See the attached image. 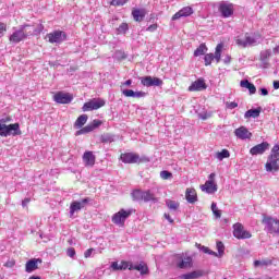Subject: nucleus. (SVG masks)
Segmentation results:
<instances>
[{"label": "nucleus", "instance_id": "nucleus-1", "mask_svg": "<svg viewBox=\"0 0 279 279\" xmlns=\"http://www.w3.org/2000/svg\"><path fill=\"white\" fill-rule=\"evenodd\" d=\"M43 32V25L39 26V28H36L32 25L24 24L19 27V29H15L13 34L9 37L10 43H13L14 45H17V43H22V40H27L29 36H36Z\"/></svg>", "mask_w": 279, "mask_h": 279}, {"label": "nucleus", "instance_id": "nucleus-2", "mask_svg": "<svg viewBox=\"0 0 279 279\" xmlns=\"http://www.w3.org/2000/svg\"><path fill=\"white\" fill-rule=\"evenodd\" d=\"M279 145H275L271 148L270 155L267 158L265 170L267 173H277L279 171Z\"/></svg>", "mask_w": 279, "mask_h": 279}, {"label": "nucleus", "instance_id": "nucleus-3", "mask_svg": "<svg viewBox=\"0 0 279 279\" xmlns=\"http://www.w3.org/2000/svg\"><path fill=\"white\" fill-rule=\"evenodd\" d=\"M258 40H260V35L245 33L244 35H240L235 37V44L238 47H256L258 45Z\"/></svg>", "mask_w": 279, "mask_h": 279}, {"label": "nucleus", "instance_id": "nucleus-4", "mask_svg": "<svg viewBox=\"0 0 279 279\" xmlns=\"http://www.w3.org/2000/svg\"><path fill=\"white\" fill-rule=\"evenodd\" d=\"M21 125L19 123L3 124V120L0 121V136L8 138V136H21Z\"/></svg>", "mask_w": 279, "mask_h": 279}, {"label": "nucleus", "instance_id": "nucleus-5", "mask_svg": "<svg viewBox=\"0 0 279 279\" xmlns=\"http://www.w3.org/2000/svg\"><path fill=\"white\" fill-rule=\"evenodd\" d=\"M262 223L265 225V230L269 234H279V220L277 218L264 216Z\"/></svg>", "mask_w": 279, "mask_h": 279}, {"label": "nucleus", "instance_id": "nucleus-6", "mask_svg": "<svg viewBox=\"0 0 279 279\" xmlns=\"http://www.w3.org/2000/svg\"><path fill=\"white\" fill-rule=\"evenodd\" d=\"M46 40H48V43L51 45H61V43L66 40V33L62 31H53L46 35Z\"/></svg>", "mask_w": 279, "mask_h": 279}, {"label": "nucleus", "instance_id": "nucleus-7", "mask_svg": "<svg viewBox=\"0 0 279 279\" xmlns=\"http://www.w3.org/2000/svg\"><path fill=\"white\" fill-rule=\"evenodd\" d=\"M130 215H132L131 209H129V210L121 209L120 211L116 213L112 216L111 221L116 226H119L120 228H123L125 226V220L128 219V217H130Z\"/></svg>", "mask_w": 279, "mask_h": 279}, {"label": "nucleus", "instance_id": "nucleus-8", "mask_svg": "<svg viewBox=\"0 0 279 279\" xmlns=\"http://www.w3.org/2000/svg\"><path fill=\"white\" fill-rule=\"evenodd\" d=\"M106 106V100L101 98H94L83 105V112H90L93 110H99Z\"/></svg>", "mask_w": 279, "mask_h": 279}, {"label": "nucleus", "instance_id": "nucleus-9", "mask_svg": "<svg viewBox=\"0 0 279 279\" xmlns=\"http://www.w3.org/2000/svg\"><path fill=\"white\" fill-rule=\"evenodd\" d=\"M216 177L217 174H215V172L210 173L205 184L201 185V190L205 191V193H208L209 195L217 193V183H215Z\"/></svg>", "mask_w": 279, "mask_h": 279}, {"label": "nucleus", "instance_id": "nucleus-10", "mask_svg": "<svg viewBox=\"0 0 279 279\" xmlns=\"http://www.w3.org/2000/svg\"><path fill=\"white\" fill-rule=\"evenodd\" d=\"M89 202H90L89 197H85L82 201H73L70 205V217L73 218V215H75V213H80L82 208H86Z\"/></svg>", "mask_w": 279, "mask_h": 279}, {"label": "nucleus", "instance_id": "nucleus-11", "mask_svg": "<svg viewBox=\"0 0 279 279\" xmlns=\"http://www.w3.org/2000/svg\"><path fill=\"white\" fill-rule=\"evenodd\" d=\"M233 236H235V239H252V233L245 230L241 222H236L233 225Z\"/></svg>", "mask_w": 279, "mask_h": 279}, {"label": "nucleus", "instance_id": "nucleus-12", "mask_svg": "<svg viewBox=\"0 0 279 279\" xmlns=\"http://www.w3.org/2000/svg\"><path fill=\"white\" fill-rule=\"evenodd\" d=\"M218 11L220 12L222 19H230V16L234 14V4L221 2L218 7Z\"/></svg>", "mask_w": 279, "mask_h": 279}, {"label": "nucleus", "instance_id": "nucleus-13", "mask_svg": "<svg viewBox=\"0 0 279 279\" xmlns=\"http://www.w3.org/2000/svg\"><path fill=\"white\" fill-rule=\"evenodd\" d=\"M140 80H141V84L143 86H146L147 88L151 86H162V80L158 77L144 76V77H141Z\"/></svg>", "mask_w": 279, "mask_h": 279}, {"label": "nucleus", "instance_id": "nucleus-14", "mask_svg": "<svg viewBox=\"0 0 279 279\" xmlns=\"http://www.w3.org/2000/svg\"><path fill=\"white\" fill-rule=\"evenodd\" d=\"M53 99L57 104H71L73 96L69 93L58 92L54 94Z\"/></svg>", "mask_w": 279, "mask_h": 279}, {"label": "nucleus", "instance_id": "nucleus-15", "mask_svg": "<svg viewBox=\"0 0 279 279\" xmlns=\"http://www.w3.org/2000/svg\"><path fill=\"white\" fill-rule=\"evenodd\" d=\"M234 135L236 136V138H240V141H247L252 138V132H250V130H247V128L245 126H240L235 129Z\"/></svg>", "mask_w": 279, "mask_h": 279}, {"label": "nucleus", "instance_id": "nucleus-16", "mask_svg": "<svg viewBox=\"0 0 279 279\" xmlns=\"http://www.w3.org/2000/svg\"><path fill=\"white\" fill-rule=\"evenodd\" d=\"M120 158L125 165H134L141 160V157L134 153L122 154Z\"/></svg>", "mask_w": 279, "mask_h": 279}, {"label": "nucleus", "instance_id": "nucleus-17", "mask_svg": "<svg viewBox=\"0 0 279 279\" xmlns=\"http://www.w3.org/2000/svg\"><path fill=\"white\" fill-rule=\"evenodd\" d=\"M193 265V258H191V256H182L180 255L177 259V267H179V269H189V267H192Z\"/></svg>", "mask_w": 279, "mask_h": 279}, {"label": "nucleus", "instance_id": "nucleus-18", "mask_svg": "<svg viewBox=\"0 0 279 279\" xmlns=\"http://www.w3.org/2000/svg\"><path fill=\"white\" fill-rule=\"evenodd\" d=\"M266 149H269V143L263 142L262 144H258V145L252 147V148L250 149V154H251L252 156L263 155V153H264Z\"/></svg>", "mask_w": 279, "mask_h": 279}, {"label": "nucleus", "instance_id": "nucleus-19", "mask_svg": "<svg viewBox=\"0 0 279 279\" xmlns=\"http://www.w3.org/2000/svg\"><path fill=\"white\" fill-rule=\"evenodd\" d=\"M43 264L41 258H33L26 263L25 271L26 274H32V271H36L38 269V265Z\"/></svg>", "mask_w": 279, "mask_h": 279}, {"label": "nucleus", "instance_id": "nucleus-20", "mask_svg": "<svg viewBox=\"0 0 279 279\" xmlns=\"http://www.w3.org/2000/svg\"><path fill=\"white\" fill-rule=\"evenodd\" d=\"M140 271L141 276H147L149 274V267L144 262L140 263L138 265L131 264L130 271Z\"/></svg>", "mask_w": 279, "mask_h": 279}, {"label": "nucleus", "instance_id": "nucleus-21", "mask_svg": "<svg viewBox=\"0 0 279 279\" xmlns=\"http://www.w3.org/2000/svg\"><path fill=\"white\" fill-rule=\"evenodd\" d=\"M191 14H193V8L184 7L172 16V21H178V19L191 16Z\"/></svg>", "mask_w": 279, "mask_h": 279}, {"label": "nucleus", "instance_id": "nucleus-22", "mask_svg": "<svg viewBox=\"0 0 279 279\" xmlns=\"http://www.w3.org/2000/svg\"><path fill=\"white\" fill-rule=\"evenodd\" d=\"M95 160H96V157L93 154V151L87 150L84 153L83 162H84L85 167H95Z\"/></svg>", "mask_w": 279, "mask_h": 279}, {"label": "nucleus", "instance_id": "nucleus-23", "mask_svg": "<svg viewBox=\"0 0 279 279\" xmlns=\"http://www.w3.org/2000/svg\"><path fill=\"white\" fill-rule=\"evenodd\" d=\"M189 90L191 93L195 90H206V82H204V78H198L197 81L191 84Z\"/></svg>", "mask_w": 279, "mask_h": 279}, {"label": "nucleus", "instance_id": "nucleus-24", "mask_svg": "<svg viewBox=\"0 0 279 279\" xmlns=\"http://www.w3.org/2000/svg\"><path fill=\"white\" fill-rule=\"evenodd\" d=\"M185 199L189 202V204H195V202H197V192L195 191V189L186 190Z\"/></svg>", "mask_w": 279, "mask_h": 279}, {"label": "nucleus", "instance_id": "nucleus-25", "mask_svg": "<svg viewBox=\"0 0 279 279\" xmlns=\"http://www.w3.org/2000/svg\"><path fill=\"white\" fill-rule=\"evenodd\" d=\"M202 276H204V271L194 270L192 272H187V274L179 276V279H197V278H202Z\"/></svg>", "mask_w": 279, "mask_h": 279}, {"label": "nucleus", "instance_id": "nucleus-26", "mask_svg": "<svg viewBox=\"0 0 279 279\" xmlns=\"http://www.w3.org/2000/svg\"><path fill=\"white\" fill-rule=\"evenodd\" d=\"M260 117V108L247 110L244 113V119H258Z\"/></svg>", "mask_w": 279, "mask_h": 279}, {"label": "nucleus", "instance_id": "nucleus-27", "mask_svg": "<svg viewBox=\"0 0 279 279\" xmlns=\"http://www.w3.org/2000/svg\"><path fill=\"white\" fill-rule=\"evenodd\" d=\"M240 86L242 88H247L251 95L256 94V86H254V84L250 83L247 80L241 81Z\"/></svg>", "mask_w": 279, "mask_h": 279}, {"label": "nucleus", "instance_id": "nucleus-28", "mask_svg": "<svg viewBox=\"0 0 279 279\" xmlns=\"http://www.w3.org/2000/svg\"><path fill=\"white\" fill-rule=\"evenodd\" d=\"M272 260L269 258H264L254 262V267H269V265H272Z\"/></svg>", "mask_w": 279, "mask_h": 279}, {"label": "nucleus", "instance_id": "nucleus-29", "mask_svg": "<svg viewBox=\"0 0 279 279\" xmlns=\"http://www.w3.org/2000/svg\"><path fill=\"white\" fill-rule=\"evenodd\" d=\"M86 121H88V116H86V114L80 116V117L76 119L75 123H74V128L80 129V128H82L83 125H86Z\"/></svg>", "mask_w": 279, "mask_h": 279}, {"label": "nucleus", "instance_id": "nucleus-30", "mask_svg": "<svg viewBox=\"0 0 279 279\" xmlns=\"http://www.w3.org/2000/svg\"><path fill=\"white\" fill-rule=\"evenodd\" d=\"M132 16H133L134 21H136L137 23H141V21H143L145 19V11L134 10L132 12Z\"/></svg>", "mask_w": 279, "mask_h": 279}, {"label": "nucleus", "instance_id": "nucleus-31", "mask_svg": "<svg viewBox=\"0 0 279 279\" xmlns=\"http://www.w3.org/2000/svg\"><path fill=\"white\" fill-rule=\"evenodd\" d=\"M221 51H223V44H218L216 46L214 60H216L217 63L221 62Z\"/></svg>", "mask_w": 279, "mask_h": 279}, {"label": "nucleus", "instance_id": "nucleus-32", "mask_svg": "<svg viewBox=\"0 0 279 279\" xmlns=\"http://www.w3.org/2000/svg\"><path fill=\"white\" fill-rule=\"evenodd\" d=\"M206 51H208V47H206V44H201L199 47H197L194 51V57L199 58V56H204Z\"/></svg>", "mask_w": 279, "mask_h": 279}, {"label": "nucleus", "instance_id": "nucleus-33", "mask_svg": "<svg viewBox=\"0 0 279 279\" xmlns=\"http://www.w3.org/2000/svg\"><path fill=\"white\" fill-rule=\"evenodd\" d=\"M95 129H93L92 124H87L85 128L76 131L75 136H82V134H89V132H93Z\"/></svg>", "mask_w": 279, "mask_h": 279}, {"label": "nucleus", "instance_id": "nucleus-34", "mask_svg": "<svg viewBox=\"0 0 279 279\" xmlns=\"http://www.w3.org/2000/svg\"><path fill=\"white\" fill-rule=\"evenodd\" d=\"M269 58H271V50H264L260 52V61L263 64H267Z\"/></svg>", "mask_w": 279, "mask_h": 279}, {"label": "nucleus", "instance_id": "nucleus-35", "mask_svg": "<svg viewBox=\"0 0 279 279\" xmlns=\"http://www.w3.org/2000/svg\"><path fill=\"white\" fill-rule=\"evenodd\" d=\"M142 199L144 202H154L156 197H154V193H151V191H144L142 195Z\"/></svg>", "mask_w": 279, "mask_h": 279}, {"label": "nucleus", "instance_id": "nucleus-36", "mask_svg": "<svg viewBox=\"0 0 279 279\" xmlns=\"http://www.w3.org/2000/svg\"><path fill=\"white\" fill-rule=\"evenodd\" d=\"M230 156V151L228 149H222L221 151L216 154V158L218 160H223L225 158H228Z\"/></svg>", "mask_w": 279, "mask_h": 279}, {"label": "nucleus", "instance_id": "nucleus-37", "mask_svg": "<svg viewBox=\"0 0 279 279\" xmlns=\"http://www.w3.org/2000/svg\"><path fill=\"white\" fill-rule=\"evenodd\" d=\"M166 206L169 208V210H175L177 208H180V203L168 199L166 202Z\"/></svg>", "mask_w": 279, "mask_h": 279}, {"label": "nucleus", "instance_id": "nucleus-38", "mask_svg": "<svg viewBox=\"0 0 279 279\" xmlns=\"http://www.w3.org/2000/svg\"><path fill=\"white\" fill-rule=\"evenodd\" d=\"M128 29H130V27L128 26V23H122L120 24V26L116 29V34L120 35V34H126Z\"/></svg>", "mask_w": 279, "mask_h": 279}, {"label": "nucleus", "instance_id": "nucleus-39", "mask_svg": "<svg viewBox=\"0 0 279 279\" xmlns=\"http://www.w3.org/2000/svg\"><path fill=\"white\" fill-rule=\"evenodd\" d=\"M198 119H202L203 121H206V119H210L213 117V113L203 110V111H197Z\"/></svg>", "mask_w": 279, "mask_h": 279}, {"label": "nucleus", "instance_id": "nucleus-40", "mask_svg": "<svg viewBox=\"0 0 279 279\" xmlns=\"http://www.w3.org/2000/svg\"><path fill=\"white\" fill-rule=\"evenodd\" d=\"M204 60H205V66H210L213 64V60H215V54L207 53L205 54Z\"/></svg>", "mask_w": 279, "mask_h": 279}, {"label": "nucleus", "instance_id": "nucleus-41", "mask_svg": "<svg viewBox=\"0 0 279 279\" xmlns=\"http://www.w3.org/2000/svg\"><path fill=\"white\" fill-rule=\"evenodd\" d=\"M132 197H133V199H135L136 202H141V199H143V191H141V190H135V191H133Z\"/></svg>", "mask_w": 279, "mask_h": 279}, {"label": "nucleus", "instance_id": "nucleus-42", "mask_svg": "<svg viewBox=\"0 0 279 279\" xmlns=\"http://www.w3.org/2000/svg\"><path fill=\"white\" fill-rule=\"evenodd\" d=\"M161 180H170V178H173V174L167 170H163L160 172Z\"/></svg>", "mask_w": 279, "mask_h": 279}, {"label": "nucleus", "instance_id": "nucleus-43", "mask_svg": "<svg viewBox=\"0 0 279 279\" xmlns=\"http://www.w3.org/2000/svg\"><path fill=\"white\" fill-rule=\"evenodd\" d=\"M217 250H218L219 256H223V252L226 250L223 242H217Z\"/></svg>", "mask_w": 279, "mask_h": 279}, {"label": "nucleus", "instance_id": "nucleus-44", "mask_svg": "<svg viewBox=\"0 0 279 279\" xmlns=\"http://www.w3.org/2000/svg\"><path fill=\"white\" fill-rule=\"evenodd\" d=\"M136 92L132 90V89H122V95H124V97H133L135 95Z\"/></svg>", "mask_w": 279, "mask_h": 279}, {"label": "nucleus", "instance_id": "nucleus-45", "mask_svg": "<svg viewBox=\"0 0 279 279\" xmlns=\"http://www.w3.org/2000/svg\"><path fill=\"white\" fill-rule=\"evenodd\" d=\"M131 265H132V263L122 260V262L120 263V266H121L120 269H122V271H124L125 269H129V270H130V266H131Z\"/></svg>", "mask_w": 279, "mask_h": 279}, {"label": "nucleus", "instance_id": "nucleus-46", "mask_svg": "<svg viewBox=\"0 0 279 279\" xmlns=\"http://www.w3.org/2000/svg\"><path fill=\"white\" fill-rule=\"evenodd\" d=\"M128 3V0H112L111 5H125Z\"/></svg>", "mask_w": 279, "mask_h": 279}, {"label": "nucleus", "instance_id": "nucleus-47", "mask_svg": "<svg viewBox=\"0 0 279 279\" xmlns=\"http://www.w3.org/2000/svg\"><path fill=\"white\" fill-rule=\"evenodd\" d=\"M226 108H228L229 110H234V108H239V104L234 101L226 102Z\"/></svg>", "mask_w": 279, "mask_h": 279}, {"label": "nucleus", "instance_id": "nucleus-48", "mask_svg": "<svg viewBox=\"0 0 279 279\" xmlns=\"http://www.w3.org/2000/svg\"><path fill=\"white\" fill-rule=\"evenodd\" d=\"M111 269H112L113 271H122L121 264H119L118 262H113V263L111 264Z\"/></svg>", "mask_w": 279, "mask_h": 279}, {"label": "nucleus", "instance_id": "nucleus-49", "mask_svg": "<svg viewBox=\"0 0 279 279\" xmlns=\"http://www.w3.org/2000/svg\"><path fill=\"white\" fill-rule=\"evenodd\" d=\"M5 32H8V26L5 25V23H0V38H2Z\"/></svg>", "mask_w": 279, "mask_h": 279}, {"label": "nucleus", "instance_id": "nucleus-50", "mask_svg": "<svg viewBox=\"0 0 279 279\" xmlns=\"http://www.w3.org/2000/svg\"><path fill=\"white\" fill-rule=\"evenodd\" d=\"M66 255H68L70 258H75V248L69 247V248L66 250Z\"/></svg>", "mask_w": 279, "mask_h": 279}, {"label": "nucleus", "instance_id": "nucleus-51", "mask_svg": "<svg viewBox=\"0 0 279 279\" xmlns=\"http://www.w3.org/2000/svg\"><path fill=\"white\" fill-rule=\"evenodd\" d=\"M101 142L102 143H112V135H102L101 136Z\"/></svg>", "mask_w": 279, "mask_h": 279}, {"label": "nucleus", "instance_id": "nucleus-52", "mask_svg": "<svg viewBox=\"0 0 279 279\" xmlns=\"http://www.w3.org/2000/svg\"><path fill=\"white\" fill-rule=\"evenodd\" d=\"M92 128L94 130H97V128H99V125H101V120H94L92 123H90Z\"/></svg>", "mask_w": 279, "mask_h": 279}, {"label": "nucleus", "instance_id": "nucleus-53", "mask_svg": "<svg viewBox=\"0 0 279 279\" xmlns=\"http://www.w3.org/2000/svg\"><path fill=\"white\" fill-rule=\"evenodd\" d=\"M125 86H132V80H128V81H125L124 83L121 84L120 88H121L122 92L125 90L124 89Z\"/></svg>", "mask_w": 279, "mask_h": 279}, {"label": "nucleus", "instance_id": "nucleus-54", "mask_svg": "<svg viewBox=\"0 0 279 279\" xmlns=\"http://www.w3.org/2000/svg\"><path fill=\"white\" fill-rule=\"evenodd\" d=\"M156 29H158V24H153L146 28V32L153 33L156 32Z\"/></svg>", "mask_w": 279, "mask_h": 279}, {"label": "nucleus", "instance_id": "nucleus-55", "mask_svg": "<svg viewBox=\"0 0 279 279\" xmlns=\"http://www.w3.org/2000/svg\"><path fill=\"white\" fill-rule=\"evenodd\" d=\"M94 252H95V248H89V250L85 251L84 256L86 258H90V256H93Z\"/></svg>", "mask_w": 279, "mask_h": 279}, {"label": "nucleus", "instance_id": "nucleus-56", "mask_svg": "<svg viewBox=\"0 0 279 279\" xmlns=\"http://www.w3.org/2000/svg\"><path fill=\"white\" fill-rule=\"evenodd\" d=\"M142 97H145V92H135L133 98L141 99Z\"/></svg>", "mask_w": 279, "mask_h": 279}, {"label": "nucleus", "instance_id": "nucleus-57", "mask_svg": "<svg viewBox=\"0 0 279 279\" xmlns=\"http://www.w3.org/2000/svg\"><path fill=\"white\" fill-rule=\"evenodd\" d=\"M223 64H230L232 62V57H230V54H227L223 59H222Z\"/></svg>", "mask_w": 279, "mask_h": 279}, {"label": "nucleus", "instance_id": "nucleus-58", "mask_svg": "<svg viewBox=\"0 0 279 279\" xmlns=\"http://www.w3.org/2000/svg\"><path fill=\"white\" fill-rule=\"evenodd\" d=\"M198 250H201V252H203L204 254H208V252H210V248H208L207 246H202L201 244H198Z\"/></svg>", "mask_w": 279, "mask_h": 279}, {"label": "nucleus", "instance_id": "nucleus-59", "mask_svg": "<svg viewBox=\"0 0 279 279\" xmlns=\"http://www.w3.org/2000/svg\"><path fill=\"white\" fill-rule=\"evenodd\" d=\"M32 202V199L31 198H24L23 201H22V206H23V208H27V206H28V204Z\"/></svg>", "mask_w": 279, "mask_h": 279}, {"label": "nucleus", "instance_id": "nucleus-60", "mask_svg": "<svg viewBox=\"0 0 279 279\" xmlns=\"http://www.w3.org/2000/svg\"><path fill=\"white\" fill-rule=\"evenodd\" d=\"M259 92L263 97H267V95H269V90L265 87L260 88Z\"/></svg>", "mask_w": 279, "mask_h": 279}, {"label": "nucleus", "instance_id": "nucleus-61", "mask_svg": "<svg viewBox=\"0 0 279 279\" xmlns=\"http://www.w3.org/2000/svg\"><path fill=\"white\" fill-rule=\"evenodd\" d=\"M213 213H214L216 219H221V210L218 209V210L213 211Z\"/></svg>", "mask_w": 279, "mask_h": 279}, {"label": "nucleus", "instance_id": "nucleus-62", "mask_svg": "<svg viewBox=\"0 0 279 279\" xmlns=\"http://www.w3.org/2000/svg\"><path fill=\"white\" fill-rule=\"evenodd\" d=\"M217 210H219V209L217 208V203H211V211L215 213V211H217Z\"/></svg>", "mask_w": 279, "mask_h": 279}, {"label": "nucleus", "instance_id": "nucleus-63", "mask_svg": "<svg viewBox=\"0 0 279 279\" xmlns=\"http://www.w3.org/2000/svg\"><path fill=\"white\" fill-rule=\"evenodd\" d=\"M165 218L170 222L173 223V220L171 219V216L169 214H165Z\"/></svg>", "mask_w": 279, "mask_h": 279}, {"label": "nucleus", "instance_id": "nucleus-64", "mask_svg": "<svg viewBox=\"0 0 279 279\" xmlns=\"http://www.w3.org/2000/svg\"><path fill=\"white\" fill-rule=\"evenodd\" d=\"M272 86H274L275 90H278V88H279V81H275Z\"/></svg>", "mask_w": 279, "mask_h": 279}]
</instances>
